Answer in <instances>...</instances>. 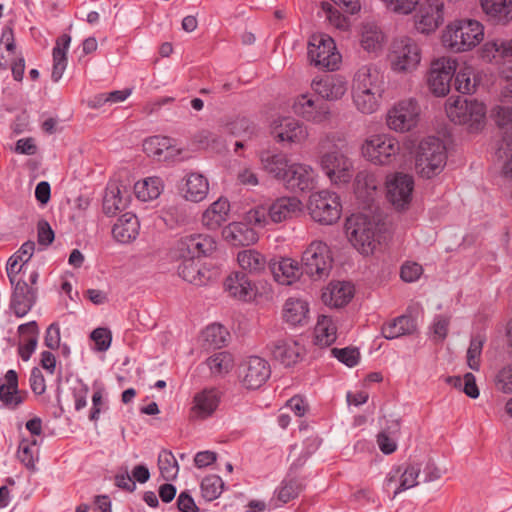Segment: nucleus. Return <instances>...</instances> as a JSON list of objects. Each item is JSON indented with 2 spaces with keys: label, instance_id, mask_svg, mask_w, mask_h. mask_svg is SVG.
I'll return each mask as SVG.
<instances>
[{
  "label": "nucleus",
  "instance_id": "39448f33",
  "mask_svg": "<svg viewBox=\"0 0 512 512\" xmlns=\"http://www.w3.org/2000/svg\"><path fill=\"white\" fill-rule=\"evenodd\" d=\"M386 58L389 68L394 74L412 75L421 67L423 48L415 38L401 35L391 42Z\"/></svg>",
  "mask_w": 512,
  "mask_h": 512
},
{
  "label": "nucleus",
  "instance_id": "f257e3e1",
  "mask_svg": "<svg viewBox=\"0 0 512 512\" xmlns=\"http://www.w3.org/2000/svg\"><path fill=\"white\" fill-rule=\"evenodd\" d=\"M441 46L452 53L462 54L474 51L487 64H500L512 58V37L485 39L484 24L474 18H456L449 21L440 32Z\"/></svg>",
  "mask_w": 512,
  "mask_h": 512
},
{
  "label": "nucleus",
  "instance_id": "8fccbe9b",
  "mask_svg": "<svg viewBox=\"0 0 512 512\" xmlns=\"http://www.w3.org/2000/svg\"><path fill=\"white\" fill-rule=\"evenodd\" d=\"M506 61L504 60L502 63L496 64L499 66V78L506 82L505 85L500 87L498 100L502 104H512V62L506 63Z\"/></svg>",
  "mask_w": 512,
  "mask_h": 512
},
{
  "label": "nucleus",
  "instance_id": "c03bdc74",
  "mask_svg": "<svg viewBox=\"0 0 512 512\" xmlns=\"http://www.w3.org/2000/svg\"><path fill=\"white\" fill-rule=\"evenodd\" d=\"M417 330L416 321L407 315L399 316L382 326L381 332L386 339H396L413 334Z\"/></svg>",
  "mask_w": 512,
  "mask_h": 512
},
{
  "label": "nucleus",
  "instance_id": "20e7f679",
  "mask_svg": "<svg viewBox=\"0 0 512 512\" xmlns=\"http://www.w3.org/2000/svg\"><path fill=\"white\" fill-rule=\"evenodd\" d=\"M445 112L451 122L464 126L470 133H480L487 124V105L476 98L450 96Z\"/></svg>",
  "mask_w": 512,
  "mask_h": 512
},
{
  "label": "nucleus",
  "instance_id": "4c0bfd02",
  "mask_svg": "<svg viewBox=\"0 0 512 512\" xmlns=\"http://www.w3.org/2000/svg\"><path fill=\"white\" fill-rule=\"evenodd\" d=\"M140 223L133 213L122 214L112 228L113 238L122 244L133 242L139 235Z\"/></svg>",
  "mask_w": 512,
  "mask_h": 512
},
{
  "label": "nucleus",
  "instance_id": "0e129e2a",
  "mask_svg": "<svg viewBox=\"0 0 512 512\" xmlns=\"http://www.w3.org/2000/svg\"><path fill=\"white\" fill-rule=\"evenodd\" d=\"M484 341L480 337L472 338L467 350V365L470 369L478 371L480 368L481 354Z\"/></svg>",
  "mask_w": 512,
  "mask_h": 512
},
{
  "label": "nucleus",
  "instance_id": "412c9836",
  "mask_svg": "<svg viewBox=\"0 0 512 512\" xmlns=\"http://www.w3.org/2000/svg\"><path fill=\"white\" fill-rule=\"evenodd\" d=\"M421 466L411 462L393 467L386 475L384 489H393V498L400 493L418 485Z\"/></svg>",
  "mask_w": 512,
  "mask_h": 512
},
{
  "label": "nucleus",
  "instance_id": "a19ab883",
  "mask_svg": "<svg viewBox=\"0 0 512 512\" xmlns=\"http://www.w3.org/2000/svg\"><path fill=\"white\" fill-rule=\"evenodd\" d=\"M129 204V197L116 183L107 186L103 197L102 209L107 216H115Z\"/></svg>",
  "mask_w": 512,
  "mask_h": 512
},
{
  "label": "nucleus",
  "instance_id": "ea45409f",
  "mask_svg": "<svg viewBox=\"0 0 512 512\" xmlns=\"http://www.w3.org/2000/svg\"><path fill=\"white\" fill-rule=\"evenodd\" d=\"M483 13L498 24L512 21V0H479Z\"/></svg>",
  "mask_w": 512,
  "mask_h": 512
},
{
  "label": "nucleus",
  "instance_id": "7c9ffc66",
  "mask_svg": "<svg viewBox=\"0 0 512 512\" xmlns=\"http://www.w3.org/2000/svg\"><path fill=\"white\" fill-rule=\"evenodd\" d=\"M273 357L286 367L297 364L304 355V347L293 338L277 340L272 348Z\"/></svg>",
  "mask_w": 512,
  "mask_h": 512
},
{
  "label": "nucleus",
  "instance_id": "bf43d9fd",
  "mask_svg": "<svg viewBox=\"0 0 512 512\" xmlns=\"http://www.w3.org/2000/svg\"><path fill=\"white\" fill-rule=\"evenodd\" d=\"M244 220L248 225L259 228L266 227L270 222L268 207L258 205L249 209L244 216Z\"/></svg>",
  "mask_w": 512,
  "mask_h": 512
},
{
  "label": "nucleus",
  "instance_id": "9d476101",
  "mask_svg": "<svg viewBox=\"0 0 512 512\" xmlns=\"http://www.w3.org/2000/svg\"><path fill=\"white\" fill-rule=\"evenodd\" d=\"M307 57L311 65L327 71L338 69L342 59L334 39L322 32L310 36L307 45Z\"/></svg>",
  "mask_w": 512,
  "mask_h": 512
},
{
  "label": "nucleus",
  "instance_id": "f8f14e48",
  "mask_svg": "<svg viewBox=\"0 0 512 512\" xmlns=\"http://www.w3.org/2000/svg\"><path fill=\"white\" fill-rule=\"evenodd\" d=\"M301 264L305 273L313 280H322L329 276L333 257L330 247L321 240L312 241L303 251Z\"/></svg>",
  "mask_w": 512,
  "mask_h": 512
},
{
  "label": "nucleus",
  "instance_id": "bb28decb",
  "mask_svg": "<svg viewBox=\"0 0 512 512\" xmlns=\"http://www.w3.org/2000/svg\"><path fill=\"white\" fill-rule=\"evenodd\" d=\"M13 292L10 300V309L16 317L26 316L36 303L37 287L29 286L27 282L11 284Z\"/></svg>",
  "mask_w": 512,
  "mask_h": 512
},
{
  "label": "nucleus",
  "instance_id": "a211bd4d",
  "mask_svg": "<svg viewBox=\"0 0 512 512\" xmlns=\"http://www.w3.org/2000/svg\"><path fill=\"white\" fill-rule=\"evenodd\" d=\"M224 290L234 299L250 302L270 290L267 282H253L248 275L234 271L224 281Z\"/></svg>",
  "mask_w": 512,
  "mask_h": 512
},
{
  "label": "nucleus",
  "instance_id": "c85d7f7f",
  "mask_svg": "<svg viewBox=\"0 0 512 512\" xmlns=\"http://www.w3.org/2000/svg\"><path fill=\"white\" fill-rule=\"evenodd\" d=\"M302 201L296 196H282L268 206V214L272 223H281L300 214L303 210Z\"/></svg>",
  "mask_w": 512,
  "mask_h": 512
},
{
  "label": "nucleus",
  "instance_id": "79ce46f5",
  "mask_svg": "<svg viewBox=\"0 0 512 512\" xmlns=\"http://www.w3.org/2000/svg\"><path fill=\"white\" fill-rule=\"evenodd\" d=\"M71 37L63 34L56 40V44L52 50L53 66L51 78L54 82H58L67 67V53L70 46Z\"/></svg>",
  "mask_w": 512,
  "mask_h": 512
},
{
  "label": "nucleus",
  "instance_id": "4be33fe9",
  "mask_svg": "<svg viewBox=\"0 0 512 512\" xmlns=\"http://www.w3.org/2000/svg\"><path fill=\"white\" fill-rule=\"evenodd\" d=\"M319 175L316 169L303 162H293L283 185L290 191L305 193L318 186Z\"/></svg>",
  "mask_w": 512,
  "mask_h": 512
},
{
  "label": "nucleus",
  "instance_id": "4d7b16f0",
  "mask_svg": "<svg viewBox=\"0 0 512 512\" xmlns=\"http://www.w3.org/2000/svg\"><path fill=\"white\" fill-rule=\"evenodd\" d=\"M387 11L398 16H408L414 13L419 0H380Z\"/></svg>",
  "mask_w": 512,
  "mask_h": 512
},
{
  "label": "nucleus",
  "instance_id": "6e6552de",
  "mask_svg": "<svg viewBox=\"0 0 512 512\" xmlns=\"http://www.w3.org/2000/svg\"><path fill=\"white\" fill-rule=\"evenodd\" d=\"M305 207L310 218L320 225H333L342 216L341 198L328 188L312 192Z\"/></svg>",
  "mask_w": 512,
  "mask_h": 512
},
{
  "label": "nucleus",
  "instance_id": "09e8293b",
  "mask_svg": "<svg viewBox=\"0 0 512 512\" xmlns=\"http://www.w3.org/2000/svg\"><path fill=\"white\" fill-rule=\"evenodd\" d=\"M20 334L30 333L31 336L19 344L18 352L23 361H28L35 352L38 344L39 329L35 321L21 324L18 327Z\"/></svg>",
  "mask_w": 512,
  "mask_h": 512
},
{
  "label": "nucleus",
  "instance_id": "864d4df0",
  "mask_svg": "<svg viewBox=\"0 0 512 512\" xmlns=\"http://www.w3.org/2000/svg\"><path fill=\"white\" fill-rule=\"evenodd\" d=\"M206 363L213 375L223 376L232 369L233 358L227 352H218L210 356Z\"/></svg>",
  "mask_w": 512,
  "mask_h": 512
},
{
  "label": "nucleus",
  "instance_id": "680f3d73",
  "mask_svg": "<svg viewBox=\"0 0 512 512\" xmlns=\"http://www.w3.org/2000/svg\"><path fill=\"white\" fill-rule=\"evenodd\" d=\"M236 184L246 188H252L259 185V177L254 168L242 165L235 171Z\"/></svg>",
  "mask_w": 512,
  "mask_h": 512
},
{
  "label": "nucleus",
  "instance_id": "c756f323",
  "mask_svg": "<svg viewBox=\"0 0 512 512\" xmlns=\"http://www.w3.org/2000/svg\"><path fill=\"white\" fill-rule=\"evenodd\" d=\"M223 239L232 246H250L258 242L257 232L246 222H231L222 229Z\"/></svg>",
  "mask_w": 512,
  "mask_h": 512
},
{
  "label": "nucleus",
  "instance_id": "72a5a7b5",
  "mask_svg": "<svg viewBox=\"0 0 512 512\" xmlns=\"http://www.w3.org/2000/svg\"><path fill=\"white\" fill-rule=\"evenodd\" d=\"M236 262L240 272L246 275L259 276L266 271L267 258L256 249H242L236 254Z\"/></svg>",
  "mask_w": 512,
  "mask_h": 512
},
{
  "label": "nucleus",
  "instance_id": "dca6fc26",
  "mask_svg": "<svg viewBox=\"0 0 512 512\" xmlns=\"http://www.w3.org/2000/svg\"><path fill=\"white\" fill-rule=\"evenodd\" d=\"M292 110L298 117L316 125L328 123L332 118L330 106L308 92L294 98Z\"/></svg>",
  "mask_w": 512,
  "mask_h": 512
},
{
  "label": "nucleus",
  "instance_id": "37998d69",
  "mask_svg": "<svg viewBox=\"0 0 512 512\" xmlns=\"http://www.w3.org/2000/svg\"><path fill=\"white\" fill-rule=\"evenodd\" d=\"M164 190V182L158 176H150L134 184L136 198L142 202L156 200Z\"/></svg>",
  "mask_w": 512,
  "mask_h": 512
},
{
  "label": "nucleus",
  "instance_id": "2f4dec72",
  "mask_svg": "<svg viewBox=\"0 0 512 512\" xmlns=\"http://www.w3.org/2000/svg\"><path fill=\"white\" fill-rule=\"evenodd\" d=\"M262 169L278 181L284 182L293 162L282 152L263 151L259 155Z\"/></svg>",
  "mask_w": 512,
  "mask_h": 512
},
{
  "label": "nucleus",
  "instance_id": "2eb2a0df",
  "mask_svg": "<svg viewBox=\"0 0 512 512\" xmlns=\"http://www.w3.org/2000/svg\"><path fill=\"white\" fill-rule=\"evenodd\" d=\"M444 0H423L414 15V27L422 35L435 33L445 21Z\"/></svg>",
  "mask_w": 512,
  "mask_h": 512
},
{
  "label": "nucleus",
  "instance_id": "13d9d810",
  "mask_svg": "<svg viewBox=\"0 0 512 512\" xmlns=\"http://www.w3.org/2000/svg\"><path fill=\"white\" fill-rule=\"evenodd\" d=\"M229 333L226 328L220 324H211L203 332L205 341L213 347H222L226 344Z\"/></svg>",
  "mask_w": 512,
  "mask_h": 512
},
{
  "label": "nucleus",
  "instance_id": "338daca9",
  "mask_svg": "<svg viewBox=\"0 0 512 512\" xmlns=\"http://www.w3.org/2000/svg\"><path fill=\"white\" fill-rule=\"evenodd\" d=\"M423 274V267L414 261H406L402 264L400 277L404 282L412 283L417 281Z\"/></svg>",
  "mask_w": 512,
  "mask_h": 512
},
{
  "label": "nucleus",
  "instance_id": "423d86ee",
  "mask_svg": "<svg viewBox=\"0 0 512 512\" xmlns=\"http://www.w3.org/2000/svg\"><path fill=\"white\" fill-rule=\"evenodd\" d=\"M415 171L426 179L439 175L447 161V149L444 141L437 136L423 137L415 150Z\"/></svg>",
  "mask_w": 512,
  "mask_h": 512
},
{
  "label": "nucleus",
  "instance_id": "6ab92c4d",
  "mask_svg": "<svg viewBox=\"0 0 512 512\" xmlns=\"http://www.w3.org/2000/svg\"><path fill=\"white\" fill-rule=\"evenodd\" d=\"M270 129L271 135L279 143L301 145L309 137V131L306 125L290 116L274 119Z\"/></svg>",
  "mask_w": 512,
  "mask_h": 512
},
{
  "label": "nucleus",
  "instance_id": "c9c22d12",
  "mask_svg": "<svg viewBox=\"0 0 512 512\" xmlns=\"http://www.w3.org/2000/svg\"><path fill=\"white\" fill-rule=\"evenodd\" d=\"M282 315L290 326L306 325L310 319L309 303L302 298L290 297L284 303Z\"/></svg>",
  "mask_w": 512,
  "mask_h": 512
},
{
  "label": "nucleus",
  "instance_id": "de8ad7c7",
  "mask_svg": "<svg viewBox=\"0 0 512 512\" xmlns=\"http://www.w3.org/2000/svg\"><path fill=\"white\" fill-rule=\"evenodd\" d=\"M337 327L333 319L326 315H320L314 328L315 343L322 347L333 344L337 338Z\"/></svg>",
  "mask_w": 512,
  "mask_h": 512
},
{
  "label": "nucleus",
  "instance_id": "e2e57ef3",
  "mask_svg": "<svg viewBox=\"0 0 512 512\" xmlns=\"http://www.w3.org/2000/svg\"><path fill=\"white\" fill-rule=\"evenodd\" d=\"M377 188L375 177L369 174H359L356 178V193L359 197L372 198Z\"/></svg>",
  "mask_w": 512,
  "mask_h": 512
},
{
  "label": "nucleus",
  "instance_id": "603ef678",
  "mask_svg": "<svg viewBox=\"0 0 512 512\" xmlns=\"http://www.w3.org/2000/svg\"><path fill=\"white\" fill-rule=\"evenodd\" d=\"M323 10L326 13V19L330 26L341 32H348L351 30L353 23L349 14L341 13L338 8L333 7L329 3L323 4Z\"/></svg>",
  "mask_w": 512,
  "mask_h": 512
},
{
  "label": "nucleus",
  "instance_id": "9b49d317",
  "mask_svg": "<svg viewBox=\"0 0 512 512\" xmlns=\"http://www.w3.org/2000/svg\"><path fill=\"white\" fill-rule=\"evenodd\" d=\"M422 116V108L413 97L395 102L387 111L385 123L389 130L396 133H408L415 130Z\"/></svg>",
  "mask_w": 512,
  "mask_h": 512
},
{
  "label": "nucleus",
  "instance_id": "b1692460",
  "mask_svg": "<svg viewBox=\"0 0 512 512\" xmlns=\"http://www.w3.org/2000/svg\"><path fill=\"white\" fill-rule=\"evenodd\" d=\"M311 88L316 95L326 101H338L346 94L348 85L345 78L340 75H325L314 78Z\"/></svg>",
  "mask_w": 512,
  "mask_h": 512
},
{
  "label": "nucleus",
  "instance_id": "1a4fd4ad",
  "mask_svg": "<svg viewBox=\"0 0 512 512\" xmlns=\"http://www.w3.org/2000/svg\"><path fill=\"white\" fill-rule=\"evenodd\" d=\"M400 151L399 140L395 136L384 132L367 136L360 147L363 158L378 166L391 165L396 161Z\"/></svg>",
  "mask_w": 512,
  "mask_h": 512
},
{
  "label": "nucleus",
  "instance_id": "052dcab7",
  "mask_svg": "<svg viewBox=\"0 0 512 512\" xmlns=\"http://www.w3.org/2000/svg\"><path fill=\"white\" fill-rule=\"evenodd\" d=\"M399 422L395 421L394 426L392 427L391 434L389 435L386 431H382L377 436V444L379 449L384 454H392L397 449V441L396 434L399 432Z\"/></svg>",
  "mask_w": 512,
  "mask_h": 512
},
{
  "label": "nucleus",
  "instance_id": "5fc2aeb1",
  "mask_svg": "<svg viewBox=\"0 0 512 512\" xmlns=\"http://www.w3.org/2000/svg\"><path fill=\"white\" fill-rule=\"evenodd\" d=\"M455 87L462 94L473 93L476 89L474 69L471 65H465L456 73Z\"/></svg>",
  "mask_w": 512,
  "mask_h": 512
},
{
  "label": "nucleus",
  "instance_id": "0eeeda50",
  "mask_svg": "<svg viewBox=\"0 0 512 512\" xmlns=\"http://www.w3.org/2000/svg\"><path fill=\"white\" fill-rule=\"evenodd\" d=\"M345 233L353 248L363 256H372L380 245L377 224L364 214H352L346 219Z\"/></svg>",
  "mask_w": 512,
  "mask_h": 512
},
{
  "label": "nucleus",
  "instance_id": "f3484780",
  "mask_svg": "<svg viewBox=\"0 0 512 512\" xmlns=\"http://www.w3.org/2000/svg\"><path fill=\"white\" fill-rule=\"evenodd\" d=\"M271 375L268 361L259 356H250L244 359L237 370L240 386L246 390L261 388Z\"/></svg>",
  "mask_w": 512,
  "mask_h": 512
},
{
  "label": "nucleus",
  "instance_id": "a18cd8bd",
  "mask_svg": "<svg viewBox=\"0 0 512 512\" xmlns=\"http://www.w3.org/2000/svg\"><path fill=\"white\" fill-rule=\"evenodd\" d=\"M302 489L303 484L300 479L292 476L284 478L273 494L272 501H275V508L281 507L298 497Z\"/></svg>",
  "mask_w": 512,
  "mask_h": 512
},
{
  "label": "nucleus",
  "instance_id": "4468645a",
  "mask_svg": "<svg viewBox=\"0 0 512 512\" xmlns=\"http://www.w3.org/2000/svg\"><path fill=\"white\" fill-rule=\"evenodd\" d=\"M457 65V59L450 56H441L431 62L427 84L434 96L444 97L450 92L451 80Z\"/></svg>",
  "mask_w": 512,
  "mask_h": 512
},
{
  "label": "nucleus",
  "instance_id": "774afa93",
  "mask_svg": "<svg viewBox=\"0 0 512 512\" xmlns=\"http://www.w3.org/2000/svg\"><path fill=\"white\" fill-rule=\"evenodd\" d=\"M332 352L340 362L348 367H354L360 359V353L356 348L333 349Z\"/></svg>",
  "mask_w": 512,
  "mask_h": 512
},
{
  "label": "nucleus",
  "instance_id": "f704fd0d",
  "mask_svg": "<svg viewBox=\"0 0 512 512\" xmlns=\"http://www.w3.org/2000/svg\"><path fill=\"white\" fill-rule=\"evenodd\" d=\"M178 274L183 280L196 286L206 285L215 276V272L194 259H185L178 267Z\"/></svg>",
  "mask_w": 512,
  "mask_h": 512
},
{
  "label": "nucleus",
  "instance_id": "69168bd1",
  "mask_svg": "<svg viewBox=\"0 0 512 512\" xmlns=\"http://www.w3.org/2000/svg\"><path fill=\"white\" fill-rule=\"evenodd\" d=\"M90 338L95 344V349L104 352L111 346L112 333L108 328L99 327L91 332Z\"/></svg>",
  "mask_w": 512,
  "mask_h": 512
},
{
  "label": "nucleus",
  "instance_id": "e433bc0d",
  "mask_svg": "<svg viewBox=\"0 0 512 512\" xmlns=\"http://www.w3.org/2000/svg\"><path fill=\"white\" fill-rule=\"evenodd\" d=\"M274 280L281 285H292L301 276L298 261L289 257L280 258L270 264Z\"/></svg>",
  "mask_w": 512,
  "mask_h": 512
},
{
  "label": "nucleus",
  "instance_id": "aec40b11",
  "mask_svg": "<svg viewBox=\"0 0 512 512\" xmlns=\"http://www.w3.org/2000/svg\"><path fill=\"white\" fill-rule=\"evenodd\" d=\"M143 150L158 161L177 162L187 158L185 149L177 142L165 136H153L143 142Z\"/></svg>",
  "mask_w": 512,
  "mask_h": 512
},
{
  "label": "nucleus",
  "instance_id": "5701e85b",
  "mask_svg": "<svg viewBox=\"0 0 512 512\" xmlns=\"http://www.w3.org/2000/svg\"><path fill=\"white\" fill-rule=\"evenodd\" d=\"M216 241L206 234H191L180 238L176 244L178 255L184 259H194L209 255L216 249Z\"/></svg>",
  "mask_w": 512,
  "mask_h": 512
},
{
  "label": "nucleus",
  "instance_id": "49530a36",
  "mask_svg": "<svg viewBox=\"0 0 512 512\" xmlns=\"http://www.w3.org/2000/svg\"><path fill=\"white\" fill-rule=\"evenodd\" d=\"M39 441L35 438H23L18 445L17 458L29 471H36L39 461Z\"/></svg>",
  "mask_w": 512,
  "mask_h": 512
},
{
  "label": "nucleus",
  "instance_id": "cd10ccee",
  "mask_svg": "<svg viewBox=\"0 0 512 512\" xmlns=\"http://www.w3.org/2000/svg\"><path fill=\"white\" fill-rule=\"evenodd\" d=\"M354 293L355 289L352 283L347 281H332L323 289L321 299L328 307L341 308L352 300Z\"/></svg>",
  "mask_w": 512,
  "mask_h": 512
},
{
  "label": "nucleus",
  "instance_id": "58836bf2",
  "mask_svg": "<svg viewBox=\"0 0 512 512\" xmlns=\"http://www.w3.org/2000/svg\"><path fill=\"white\" fill-rule=\"evenodd\" d=\"M230 214V202L228 199L220 197L203 212L201 223L208 230H217L225 223Z\"/></svg>",
  "mask_w": 512,
  "mask_h": 512
},
{
  "label": "nucleus",
  "instance_id": "473e14b6",
  "mask_svg": "<svg viewBox=\"0 0 512 512\" xmlns=\"http://www.w3.org/2000/svg\"><path fill=\"white\" fill-rule=\"evenodd\" d=\"M209 188V181L205 175L191 172L185 176L181 192L185 200L199 203L206 199Z\"/></svg>",
  "mask_w": 512,
  "mask_h": 512
},
{
  "label": "nucleus",
  "instance_id": "a878e982",
  "mask_svg": "<svg viewBox=\"0 0 512 512\" xmlns=\"http://www.w3.org/2000/svg\"><path fill=\"white\" fill-rule=\"evenodd\" d=\"M360 47L368 54L379 56L387 43V36L382 28L373 21L361 23L359 27Z\"/></svg>",
  "mask_w": 512,
  "mask_h": 512
},
{
  "label": "nucleus",
  "instance_id": "3c124183",
  "mask_svg": "<svg viewBox=\"0 0 512 512\" xmlns=\"http://www.w3.org/2000/svg\"><path fill=\"white\" fill-rule=\"evenodd\" d=\"M158 468L160 475L166 481L176 479L179 473L178 462L171 451L162 450L158 455Z\"/></svg>",
  "mask_w": 512,
  "mask_h": 512
},
{
  "label": "nucleus",
  "instance_id": "7ed1b4c3",
  "mask_svg": "<svg viewBox=\"0 0 512 512\" xmlns=\"http://www.w3.org/2000/svg\"><path fill=\"white\" fill-rule=\"evenodd\" d=\"M319 167L333 186L348 184L354 176V162L344 151V139L335 133L320 141Z\"/></svg>",
  "mask_w": 512,
  "mask_h": 512
},
{
  "label": "nucleus",
  "instance_id": "393cba45",
  "mask_svg": "<svg viewBox=\"0 0 512 512\" xmlns=\"http://www.w3.org/2000/svg\"><path fill=\"white\" fill-rule=\"evenodd\" d=\"M221 401V394L216 388H205L194 394L190 417L195 420H203L211 417L217 410Z\"/></svg>",
  "mask_w": 512,
  "mask_h": 512
},
{
  "label": "nucleus",
  "instance_id": "ddd939ff",
  "mask_svg": "<svg viewBox=\"0 0 512 512\" xmlns=\"http://www.w3.org/2000/svg\"><path fill=\"white\" fill-rule=\"evenodd\" d=\"M414 177L405 172H392L386 176L385 195L387 201L397 211H406L413 201Z\"/></svg>",
  "mask_w": 512,
  "mask_h": 512
},
{
  "label": "nucleus",
  "instance_id": "6e6d98bb",
  "mask_svg": "<svg viewBox=\"0 0 512 512\" xmlns=\"http://www.w3.org/2000/svg\"><path fill=\"white\" fill-rule=\"evenodd\" d=\"M224 488V482L218 475L206 476L201 482L202 496L207 501L217 499Z\"/></svg>",
  "mask_w": 512,
  "mask_h": 512
},
{
  "label": "nucleus",
  "instance_id": "f03ea898",
  "mask_svg": "<svg viewBox=\"0 0 512 512\" xmlns=\"http://www.w3.org/2000/svg\"><path fill=\"white\" fill-rule=\"evenodd\" d=\"M385 94V78L375 64L360 66L352 77L351 98L355 109L364 115L376 113Z\"/></svg>",
  "mask_w": 512,
  "mask_h": 512
}]
</instances>
